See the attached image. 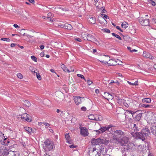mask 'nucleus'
<instances>
[{"instance_id": "1", "label": "nucleus", "mask_w": 156, "mask_h": 156, "mask_svg": "<svg viewBox=\"0 0 156 156\" xmlns=\"http://www.w3.org/2000/svg\"><path fill=\"white\" fill-rule=\"evenodd\" d=\"M112 135L113 140L122 146H126L129 142V137L126 136L125 133L122 130L115 131L113 132Z\"/></svg>"}, {"instance_id": "2", "label": "nucleus", "mask_w": 156, "mask_h": 156, "mask_svg": "<svg viewBox=\"0 0 156 156\" xmlns=\"http://www.w3.org/2000/svg\"><path fill=\"white\" fill-rule=\"evenodd\" d=\"M131 125L133 126L132 130L133 131L131 132V134L133 136H136L144 141L147 136L150 134V131L147 128L143 129L140 132H137L139 131V129L136 124L132 123Z\"/></svg>"}, {"instance_id": "3", "label": "nucleus", "mask_w": 156, "mask_h": 156, "mask_svg": "<svg viewBox=\"0 0 156 156\" xmlns=\"http://www.w3.org/2000/svg\"><path fill=\"white\" fill-rule=\"evenodd\" d=\"M44 145L43 147L46 151L52 150L54 147V145L53 141L49 139L45 140L44 142Z\"/></svg>"}, {"instance_id": "4", "label": "nucleus", "mask_w": 156, "mask_h": 156, "mask_svg": "<svg viewBox=\"0 0 156 156\" xmlns=\"http://www.w3.org/2000/svg\"><path fill=\"white\" fill-rule=\"evenodd\" d=\"M140 23L143 26H148L150 21L148 19H145L143 17H141L139 19Z\"/></svg>"}, {"instance_id": "5", "label": "nucleus", "mask_w": 156, "mask_h": 156, "mask_svg": "<svg viewBox=\"0 0 156 156\" xmlns=\"http://www.w3.org/2000/svg\"><path fill=\"white\" fill-rule=\"evenodd\" d=\"M97 150L98 152H100V154H102L103 155H105L106 153V148L103 146L100 145H98L97 146Z\"/></svg>"}, {"instance_id": "6", "label": "nucleus", "mask_w": 156, "mask_h": 156, "mask_svg": "<svg viewBox=\"0 0 156 156\" xmlns=\"http://www.w3.org/2000/svg\"><path fill=\"white\" fill-rule=\"evenodd\" d=\"M97 147H94L93 150L89 151V154L90 156H101L100 154L97 150Z\"/></svg>"}, {"instance_id": "7", "label": "nucleus", "mask_w": 156, "mask_h": 156, "mask_svg": "<svg viewBox=\"0 0 156 156\" xmlns=\"http://www.w3.org/2000/svg\"><path fill=\"white\" fill-rule=\"evenodd\" d=\"M9 151L8 150L6 147L1 145L0 146V155L2 156L6 155Z\"/></svg>"}, {"instance_id": "8", "label": "nucleus", "mask_w": 156, "mask_h": 156, "mask_svg": "<svg viewBox=\"0 0 156 156\" xmlns=\"http://www.w3.org/2000/svg\"><path fill=\"white\" fill-rule=\"evenodd\" d=\"M110 57L106 55H101L100 62L105 64H107L108 60H110Z\"/></svg>"}, {"instance_id": "9", "label": "nucleus", "mask_w": 156, "mask_h": 156, "mask_svg": "<svg viewBox=\"0 0 156 156\" xmlns=\"http://www.w3.org/2000/svg\"><path fill=\"white\" fill-rule=\"evenodd\" d=\"M80 132L81 134L84 136H88V133L87 129L84 127H80Z\"/></svg>"}, {"instance_id": "10", "label": "nucleus", "mask_w": 156, "mask_h": 156, "mask_svg": "<svg viewBox=\"0 0 156 156\" xmlns=\"http://www.w3.org/2000/svg\"><path fill=\"white\" fill-rule=\"evenodd\" d=\"M86 40L89 41L97 44V42H98L97 40L91 34H88Z\"/></svg>"}, {"instance_id": "11", "label": "nucleus", "mask_w": 156, "mask_h": 156, "mask_svg": "<svg viewBox=\"0 0 156 156\" xmlns=\"http://www.w3.org/2000/svg\"><path fill=\"white\" fill-rule=\"evenodd\" d=\"M21 119H24L25 120L28 122H31L32 121L31 119L29 118V115L26 113L22 115L21 117Z\"/></svg>"}, {"instance_id": "12", "label": "nucleus", "mask_w": 156, "mask_h": 156, "mask_svg": "<svg viewBox=\"0 0 156 156\" xmlns=\"http://www.w3.org/2000/svg\"><path fill=\"white\" fill-rule=\"evenodd\" d=\"M104 98L108 100L109 99L112 100L114 98V96L112 94L106 92L104 93Z\"/></svg>"}, {"instance_id": "13", "label": "nucleus", "mask_w": 156, "mask_h": 156, "mask_svg": "<svg viewBox=\"0 0 156 156\" xmlns=\"http://www.w3.org/2000/svg\"><path fill=\"white\" fill-rule=\"evenodd\" d=\"M100 140L101 139L99 138L96 139H94L92 140L91 142L93 145H96V147H97V146L98 145H100V144H98L100 143Z\"/></svg>"}, {"instance_id": "14", "label": "nucleus", "mask_w": 156, "mask_h": 156, "mask_svg": "<svg viewBox=\"0 0 156 156\" xmlns=\"http://www.w3.org/2000/svg\"><path fill=\"white\" fill-rule=\"evenodd\" d=\"M81 98L83 99V98L81 97L76 96L74 98V101L76 105H78L81 103Z\"/></svg>"}, {"instance_id": "15", "label": "nucleus", "mask_w": 156, "mask_h": 156, "mask_svg": "<svg viewBox=\"0 0 156 156\" xmlns=\"http://www.w3.org/2000/svg\"><path fill=\"white\" fill-rule=\"evenodd\" d=\"M143 56L144 57H145L146 58H149L151 59L154 58V57L151 56L150 53L147 52H144Z\"/></svg>"}, {"instance_id": "16", "label": "nucleus", "mask_w": 156, "mask_h": 156, "mask_svg": "<svg viewBox=\"0 0 156 156\" xmlns=\"http://www.w3.org/2000/svg\"><path fill=\"white\" fill-rule=\"evenodd\" d=\"M112 127L111 125H109L108 126H103L101 127L100 128V132L103 133L106 130H109V129Z\"/></svg>"}, {"instance_id": "17", "label": "nucleus", "mask_w": 156, "mask_h": 156, "mask_svg": "<svg viewBox=\"0 0 156 156\" xmlns=\"http://www.w3.org/2000/svg\"><path fill=\"white\" fill-rule=\"evenodd\" d=\"M136 114L137 115L134 118L133 117V118L135 119L136 121H139L141 119L142 114L141 113H139V112H138V113Z\"/></svg>"}, {"instance_id": "18", "label": "nucleus", "mask_w": 156, "mask_h": 156, "mask_svg": "<svg viewBox=\"0 0 156 156\" xmlns=\"http://www.w3.org/2000/svg\"><path fill=\"white\" fill-rule=\"evenodd\" d=\"M135 149V146L133 143H130L128 144L126 146L127 150H134Z\"/></svg>"}, {"instance_id": "19", "label": "nucleus", "mask_w": 156, "mask_h": 156, "mask_svg": "<svg viewBox=\"0 0 156 156\" xmlns=\"http://www.w3.org/2000/svg\"><path fill=\"white\" fill-rule=\"evenodd\" d=\"M88 21L90 23L95 24L96 22V19L94 17L92 16H89Z\"/></svg>"}, {"instance_id": "20", "label": "nucleus", "mask_w": 156, "mask_h": 156, "mask_svg": "<svg viewBox=\"0 0 156 156\" xmlns=\"http://www.w3.org/2000/svg\"><path fill=\"white\" fill-rule=\"evenodd\" d=\"M109 143V140L107 139L103 138L101 139L100 144H104L105 145H107Z\"/></svg>"}, {"instance_id": "21", "label": "nucleus", "mask_w": 156, "mask_h": 156, "mask_svg": "<svg viewBox=\"0 0 156 156\" xmlns=\"http://www.w3.org/2000/svg\"><path fill=\"white\" fill-rule=\"evenodd\" d=\"M3 140L2 141V140H1L0 143L1 142V144L5 145H8V144L9 143V140L7 138H4Z\"/></svg>"}, {"instance_id": "22", "label": "nucleus", "mask_w": 156, "mask_h": 156, "mask_svg": "<svg viewBox=\"0 0 156 156\" xmlns=\"http://www.w3.org/2000/svg\"><path fill=\"white\" fill-rule=\"evenodd\" d=\"M94 120L96 121H100L102 120L103 117L100 115L95 114Z\"/></svg>"}, {"instance_id": "23", "label": "nucleus", "mask_w": 156, "mask_h": 156, "mask_svg": "<svg viewBox=\"0 0 156 156\" xmlns=\"http://www.w3.org/2000/svg\"><path fill=\"white\" fill-rule=\"evenodd\" d=\"M16 152L12 151H9L7 156H17Z\"/></svg>"}, {"instance_id": "24", "label": "nucleus", "mask_w": 156, "mask_h": 156, "mask_svg": "<svg viewBox=\"0 0 156 156\" xmlns=\"http://www.w3.org/2000/svg\"><path fill=\"white\" fill-rule=\"evenodd\" d=\"M24 129L29 133H31L32 132V129L30 127L26 126L24 127Z\"/></svg>"}, {"instance_id": "25", "label": "nucleus", "mask_w": 156, "mask_h": 156, "mask_svg": "<svg viewBox=\"0 0 156 156\" xmlns=\"http://www.w3.org/2000/svg\"><path fill=\"white\" fill-rule=\"evenodd\" d=\"M61 68L63 69V70L66 72L69 73L70 72L69 69H67L66 67L65 66V65L63 64H62L61 66Z\"/></svg>"}, {"instance_id": "26", "label": "nucleus", "mask_w": 156, "mask_h": 156, "mask_svg": "<svg viewBox=\"0 0 156 156\" xmlns=\"http://www.w3.org/2000/svg\"><path fill=\"white\" fill-rule=\"evenodd\" d=\"M65 28L68 30H71L73 29V27L69 24L66 23L65 24Z\"/></svg>"}, {"instance_id": "27", "label": "nucleus", "mask_w": 156, "mask_h": 156, "mask_svg": "<svg viewBox=\"0 0 156 156\" xmlns=\"http://www.w3.org/2000/svg\"><path fill=\"white\" fill-rule=\"evenodd\" d=\"M23 104L24 105H25L26 107H29L30 106L31 104L30 102L27 100H25L23 101Z\"/></svg>"}, {"instance_id": "28", "label": "nucleus", "mask_w": 156, "mask_h": 156, "mask_svg": "<svg viewBox=\"0 0 156 156\" xmlns=\"http://www.w3.org/2000/svg\"><path fill=\"white\" fill-rule=\"evenodd\" d=\"M108 61L109 62H108L107 63L108 66H112L115 65V64L116 62H115L114 60L110 59V60H108Z\"/></svg>"}, {"instance_id": "29", "label": "nucleus", "mask_w": 156, "mask_h": 156, "mask_svg": "<svg viewBox=\"0 0 156 156\" xmlns=\"http://www.w3.org/2000/svg\"><path fill=\"white\" fill-rule=\"evenodd\" d=\"M88 35V34L86 32L82 33L81 34V36L84 40H86Z\"/></svg>"}, {"instance_id": "30", "label": "nucleus", "mask_w": 156, "mask_h": 156, "mask_svg": "<svg viewBox=\"0 0 156 156\" xmlns=\"http://www.w3.org/2000/svg\"><path fill=\"white\" fill-rule=\"evenodd\" d=\"M151 99L150 98H144L142 100V101L143 103L146 102L149 103L151 102Z\"/></svg>"}, {"instance_id": "31", "label": "nucleus", "mask_w": 156, "mask_h": 156, "mask_svg": "<svg viewBox=\"0 0 156 156\" xmlns=\"http://www.w3.org/2000/svg\"><path fill=\"white\" fill-rule=\"evenodd\" d=\"M53 16V14L52 13L49 12L48 13L47 15V19L51 21H52L53 20H51V18H52Z\"/></svg>"}, {"instance_id": "32", "label": "nucleus", "mask_w": 156, "mask_h": 156, "mask_svg": "<svg viewBox=\"0 0 156 156\" xmlns=\"http://www.w3.org/2000/svg\"><path fill=\"white\" fill-rule=\"evenodd\" d=\"M143 107H144L145 108H152L153 107V106L152 105H146L145 104H140V105Z\"/></svg>"}, {"instance_id": "33", "label": "nucleus", "mask_w": 156, "mask_h": 156, "mask_svg": "<svg viewBox=\"0 0 156 156\" xmlns=\"http://www.w3.org/2000/svg\"><path fill=\"white\" fill-rule=\"evenodd\" d=\"M128 23L126 22H124L122 23L121 24V26L122 27L124 28H127L128 27Z\"/></svg>"}, {"instance_id": "34", "label": "nucleus", "mask_w": 156, "mask_h": 156, "mask_svg": "<svg viewBox=\"0 0 156 156\" xmlns=\"http://www.w3.org/2000/svg\"><path fill=\"white\" fill-rule=\"evenodd\" d=\"M123 36V39L124 41H127L130 40V38L129 36L127 35H122Z\"/></svg>"}, {"instance_id": "35", "label": "nucleus", "mask_w": 156, "mask_h": 156, "mask_svg": "<svg viewBox=\"0 0 156 156\" xmlns=\"http://www.w3.org/2000/svg\"><path fill=\"white\" fill-rule=\"evenodd\" d=\"M151 130L152 133L156 135V125L155 126H153L152 128H151Z\"/></svg>"}, {"instance_id": "36", "label": "nucleus", "mask_w": 156, "mask_h": 156, "mask_svg": "<svg viewBox=\"0 0 156 156\" xmlns=\"http://www.w3.org/2000/svg\"><path fill=\"white\" fill-rule=\"evenodd\" d=\"M126 112H129L130 114H131L132 115L133 117L134 114L136 113H138V112H139L140 111H137L136 112H133L131 110H127Z\"/></svg>"}, {"instance_id": "37", "label": "nucleus", "mask_w": 156, "mask_h": 156, "mask_svg": "<svg viewBox=\"0 0 156 156\" xmlns=\"http://www.w3.org/2000/svg\"><path fill=\"white\" fill-rule=\"evenodd\" d=\"M95 114H91L89 115L88 118L90 120H94Z\"/></svg>"}, {"instance_id": "38", "label": "nucleus", "mask_w": 156, "mask_h": 156, "mask_svg": "<svg viewBox=\"0 0 156 156\" xmlns=\"http://www.w3.org/2000/svg\"><path fill=\"white\" fill-rule=\"evenodd\" d=\"M112 35L115 37H116L119 40H122V38L121 37L119 36V35H118L117 34H116L114 33H112Z\"/></svg>"}, {"instance_id": "39", "label": "nucleus", "mask_w": 156, "mask_h": 156, "mask_svg": "<svg viewBox=\"0 0 156 156\" xmlns=\"http://www.w3.org/2000/svg\"><path fill=\"white\" fill-rule=\"evenodd\" d=\"M86 82H87V83L89 85H91L93 83L92 81L90 80L89 78H87V79H86Z\"/></svg>"}, {"instance_id": "40", "label": "nucleus", "mask_w": 156, "mask_h": 156, "mask_svg": "<svg viewBox=\"0 0 156 156\" xmlns=\"http://www.w3.org/2000/svg\"><path fill=\"white\" fill-rule=\"evenodd\" d=\"M127 48L131 52H136L137 51V50H136L132 49V48L130 47H127Z\"/></svg>"}, {"instance_id": "41", "label": "nucleus", "mask_w": 156, "mask_h": 156, "mask_svg": "<svg viewBox=\"0 0 156 156\" xmlns=\"http://www.w3.org/2000/svg\"><path fill=\"white\" fill-rule=\"evenodd\" d=\"M4 138H5L4 134L2 132L0 131V142L1 140H2V139H4Z\"/></svg>"}, {"instance_id": "42", "label": "nucleus", "mask_w": 156, "mask_h": 156, "mask_svg": "<svg viewBox=\"0 0 156 156\" xmlns=\"http://www.w3.org/2000/svg\"><path fill=\"white\" fill-rule=\"evenodd\" d=\"M77 76H78L79 77H80L81 79H84V80L85 81H86V79L84 77V76L83 75L78 74H77Z\"/></svg>"}, {"instance_id": "43", "label": "nucleus", "mask_w": 156, "mask_h": 156, "mask_svg": "<svg viewBox=\"0 0 156 156\" xmlns=\"http://www.w3.org/2000/svg\"><path fill=\"white\" fill-rule=\"evenodd\" d=\"M0 40L1 41H3L7 42H9L10 41V39L7 38H2L0 39Z\"/></svg>"}, {"instance_id": "44", "label": "nucleus", "mask_w": 156, "mask_h": 156, "mask_svg": "<svg viewBox=\"0 0 156 156\" xmlns=\"http://www.w3.org/2000/svg\"><path fill=\"white\" fill-rule=\"evenodd\" d=\"M127 82L130 85H131L136 86V85H138L137 81H136L135 82H134V83H131L130 82L128 81Z\"/></svg>"}, {"instance_id": "45", "label": "nucleus", "mask_w": 156, "mask_h": 156, "mask_svg": "<svg viewBox=\"0 0 156 156\" xmlns=\"http://www.w3.org/2000/svg\"><path fill=\"white\" fill-rule=\"evenodd\" d=\"M36 76L37 77V78L38 79V80H41V76L39 73H37Z\"/></svg>"}, {"instance_id": "46", "label": "nucleus", "mask_w": 156, "mask_h": 156, "mask_svg": "<svg viewBox=\"0 0 156 156\" xmlns=\"http://www.w3.org/2000/svg\"><path fill=\"white\" fill-rule=\"evenodd\" d=\"M65 138L67 141L70 139V137L69 134H66L65 135Z\"/></svg>"}, {"instance_id": "47", "label": "nucleus", "mask_w": 156, "mask_h": 156, "mask_svg": "<svg viewBox=\"0 0 156 156\" xmlns=\"http://www.w3.org/2000/svg\"><path fill=\"white\" fill-rule=\"evenodd\" d=\"M31 59L34 61L37 62V58L34 56H32L31 57Z\"/></svg>"}, {"instance_id": "48", "label": "nucleus", "mask_w": 156, "mask_h": 156, "mask_svg": "<svg viewBox=\"0 0 156 156\" xmlns=\"http://www.w3.org/2000/svg\"><path fill=\"white\" fill-rule=\"evenodd\" d=\"M102 30H104V32H105L107 33H110V30L108 29L105 28V29H102Z\"/></svg>"}, {"instance_id": "49", "label": "nucleus", "mask_w": 156, "mask_h": 156, "mask_svg": "<svg viewBox=\"0 0 156 156\" xmlns=\"http://www.w3.org/2000/svg\"><path fill=\"white\" fill-rule=\"evenodd\" d=\"M17 75L18 77L20 79H22L23 77L22 75L20 73H18Z\"/></svg>"}, {"instance_id": "50", "label": "nucleus", "mask_w": 156, "mask_h": 156, "mask_svg": "<svg viewBox=\"0 0 156 156\" xmlns=\"http://www.w3.org/2000/svg\"><path fill=\"white\" fill-rule=\"evenodd\" d=\"M150 2L151 3V5L153 6H154L156 5L155 2L153 0H150Z\"/></svg>"}, {"instance_id": "51", "label": "nucleus", "mask_w": 156, "mask_h": 156, "mask_svg": "<svg viewBox=\"0 0 156 156\" xmlns=\"http://www.w3.org/2000/svg\"><path fill=\"white\" fill-rule=\"evenodd\" d=\"M58 26L59 28L65 27V24L63 25V24H58Z\"/></svg>"}, {"instance_id": "52", "label": "nucleus", "mask_w": 156, "mask_h": 156, "mask_svg": "<svg viewBox=\"0 0 156 156\" xmlns=\"http://www.w3.org/2000/svg\"><path fill=\"white\" fill-rule=\"evenodd\" d=\"M101 15L106 19H109V17L107 15L103 14H101Z\"/></svg>"}, {"instance_id": "53", "label": "nucleus", "mask_w": 156, "mask_h": 156, "mask_svg": "<svg viewBox=\"0 0 156 156\" xmlns=\"http://www.w3.org/2000/svg\"><path fill=\"white\" fill-rule=\"evenodd\" d=\"M116 28L118 29V30H120V31L122 32L123 31L121 30V28H120V27H119V26H117L116 27Z\"/></svg>"}, {"instance_id": "54", "label": "nucleus", "mask_w": 156, "mask_h": 156, "mask_svg": "<svg viewBox=\"0 0 156 156\" xmlns=\"http://www.w3.org/2000/svg\"><path fill=\"white\" fill-rule=\"evenodd\" d=\"M39 47L41 50L43 49L44 47V45L42 44L40 45Z\"/></svg>"}, {"instance_id": "55", "label": "nucleus", "mask_w": 156, "mask_h": 156, "mask_svg": "<svg viewBox=\"0 0 156 156\" xmlns=\"http://www.w3.org/2000/svg\"><path fill=\"white\" fill-rule=\"evenodd\" d=\"M86 109V108L85 107H82L81 108V110L83 111H85Z\"/></svg>"}, {"instance_id": "56", "label": "nucleus", "mask_w": 156, "mask_h": 156, "mask_svg": "<svg viewBox=\"0 0 156 156\" xmlns=\"http://www.w3.org/2000/svg\"><path fill=\"white\" fill-rule=\"evenodd\" d=\"M117 102L118 103L120 104H121V102H122V100L120 99H117Z\"/></svg>"}, {"instance_id": "57", "label": "nucleus", "mask_w": 156, "mask_h": 156, "mask_svg": "<svg viewBox=\"0 0 156 156\" xmlns=\"http://www.w3.org/2000/svg\"><path fill=\"white\" fill-rule=\"evenodd\" d=\"M69 147L71 148H75L76 147V146H74L73 145H70Z\"/></svg>"}, {"instance_id": "58", "label": "nucleus", "mask_w": 156, "mask_h": 156, "mask_svg": "<svg viewBox=\"0 0 156 156\" xmlns=\"http://www.w3.org/2000/svg\"><path fill=\"white\" fill-rule=\"evenodd\" d=\"M123 102V104L126 107H129V105H128V104L126 102Z\"/></svg>"}, {"instance_id": "59", "label": "nucleus", "mask_w": 156, "mask_h": 156, "mask_svg": "<svg viewBox=\"0 0 156 156\" xmlns=\"http://www.w3.org/2000/svg\"><path fill=\"white\" fill-rule=\"evenodd\" d=\"M67 142L69 143L70 144H71L73 143V141L72 140H70V139L67 141Z\"/></svg>"}, {"instance_id": "60", "label": "nucleus", "mask_w": 156, "mask_h": 156, "mask_svg": "<svg viewBox=\"0 0 156 156\" xmlns=\"http://www.w3.org/2000/svg\"><path fill=\"white\" fill-rule=\"evenodd\" d=\"M102 10L103 12L104 13H105L106 11L105 10V8L104 7H102Z\"/></svg>"}, {"instance_id": "61", "label": "nucleus", "mask_w": 156, "mask_h": 156, "mask_svg": "<svg viewBox=\"0 0 156 156\" xmlns=\"http://www.w3.org/2000/svg\"><path fill=\"white\" fill-rule=\"evenodd\" d=\"M43 124H44L46 126H50V124H49V123H46V122H44V123H43Z\"/></svg>"}, {"instance_id": "62", "label": "nucleus", "mask_w": 156, "mask_h": 156, "mask_svg": "<svg viewBox=\"0 0 156 156\" xmlns=\"http://www.w3.org/2000/svg\"><path fill=\"white\" fill-rule=\"evenodd\" d=\"M95 92L96 94H98L99 93V90L98 89H96L95 90Z\"/></svg>"}, {"instance_id": "63", "label": "nucleus", "mask_w": 156, "mask_h": 156, "mask_svg": "<svg viewBox=\"0 0 156 156\" xmlns=\"http://www.w3.org/2000/svg\"><path fill=\"white\" fill-rule=\"evenodd\" d=\"M16 44H14V43H12L11 44V47H14L16 45Z\"/></svg>"}, {"instance_id": "64", "label": "nucleus", "mask_w": 156, "mask_h": 156, "mask_svg": "<svg viewBox=\"0 0 156 156\" xmlns=\"http://www.w3.org/2000/svg\"><path fill=\"white\" fill-rule=\"evenodd\" d=\"M152 21L154 23H156V19L155 18H153Z\"/></svg>"}]
</instances>
